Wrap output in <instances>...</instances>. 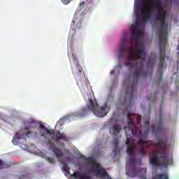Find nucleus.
<instances>
[{"label":"nucleus","instance_id":"nucleus-1","mask_svg":"<svg viewBox=\"0 0 179 179\" xmlns=\"http://www.w3.org/2000/svg\"><path fill=\"white\" fill-rule=\"evenodd\" d=\"M136 54V57H135ZM146 59V50L143 44L137 46L134 52V50H129V55L127 57V61L129 62L124 63V66H127L129 71H134L132 73L133 80L131 81L129 78H127L123 82V87H127L126 96L123 104L129 103V106L125 108L124 114L127 115V125L128 131H126V134H136L138 132V127L135 125V121L131 118L132 114L129 110H131V102L134 99V94L136 90V86H138V80L140 78H147V76H152L153 73V66H155V60L148 59L147 62L146 71L143 66V63Z\"/></svg>","mask_w":179,"mask_h":179},{"label":"nucleus","instance_id":"nucleus-2","mask_svg":"<svg viewBox=\"0 0 179 179\" xmlns=\"http://www.w3.org/2000/svg\"><path fill=\"white\" fill-rule=\"evenodd\" d=\"M150 5L148 7L143 6L141 8V19L143 22H148L152 16V13L155 15V20L159 22L158 30L159 50V66H164L166 59V44H167V30L169 25L166 24V15L163 13V3L162 0H148Z\"/></svg>","mask_w":179,"mask_h":179},{"label":"nucleus","instance_id":"nucleus-3","mask_svg":"<svg viewBox=\"0 0 179 179\" xmlns=\"http://www.w3.org/2000/svg\"><path fill=\"white\" fill-rule=\"evenodd\" d=\"M138 145L145 146V148H150V146H155L159 148L160 150L154 151V153L150 156V163L152 166H159L167 169L169 165L173 164V158H169L167 154H166V142L162 139H158V142L156 143L153 141H143L139 139Z\"/></svg>","mask_w":179,"mask_h":179},{"label":"nucleus","instance_id":"nucleus-4","mask_svg":"<svg viewBox=\"0 0 179 179\" xmlns=\"http://www.w3.org/2000/svg\"><path fill=\"white\" fill-rule=\"evenodd\" d=\"M92 111V113L96 117L99 118H103V117H106L107 113L110 111V108L107 105H104L103 106L99 107V104L97 103V101L90 99L89 103H87V108H83L81 109L79 115L80 117H83L86 115L88 111Z\"/></svg>","mask_w":179,"mask_h":179},{"label":"nucleus","instance_id":"nucleus-5","mask_svg":"<svg viewBox=\"0 0 179 179\" xmlns=\"http://www.w3.org/2000/svg\"><path fill=\"white\" fill-rule=\"evenodd\" d=\"M73 61L75 67L72 69L73 75L76 80L78 86H82L83 85V79L85 78V73H83V69L79 66V61L78 58L72 55L70 62Z\"/></svg>","mask_w":179,"mask_h":179},{"label":"nucleus","instance_id":"nucleus-6","mask_svg":"<svg viewBox=\"0 0 179 179\" xmlns=\"http://www.w3.org/2000/svg\"><path fill=\"white\" fill-rule=\"evenodd\" d=\"M39 128L40 129L43 130L41 131V136H45L47 134L48 135H52V139L57 143L59 142V141H66V136H65V134L60 133L59 131L55 134L54 129H48L43 124H40Z\"/></svg>","mask_w":179,"mask_h":179},{"label":"nucleus","instance_id":"nucleus-7","mask_svg":"<svg viewBox=\"0 0 179 179\" xmlns=\"http://www.w3.org/2000/svg\"><path fill=\"white\" fill-rule=\"evenodd\" d=\"M87 162L89 163V164H91L92 171H94L97 176H100V177H102V178L111 179V177L108 176V173L106 169L100 166V164L96 162V159H94L93 157L87 158Z\"/></svg>","mask_w":179,"mask_h":179},{"label":"nucleus","instance_id":"nucleus-8","mask_svg":"<svg viewBox=\"0 0 179 179\" xmlns=\"http://www.w3.org/2000/svg\"><path fill=\"white\" fill-rule=\"evenodd\" d=\"M134 14L136 16V24L131 26L132 34L134 37H141L142 36V31L139 29V26H141L139 10H135Z\"/></svg>","mask_w":179,"mask_h":179},{"label":"nucleus","instance_id":"nucleus-9","mask_svg":"<svg viewBox=\"0 0 179 179\" xmlns=\"http://www.w3.org/2000/svg\"><path fill=\"white\" fill-rule=\"evenodd\" d=\"M31 135V131H20L15 134V137L13 138V143L15 145H19L20 139H24L26 136H30Z\"/></svg>","mask_w":179,"mask_h":179},{"label":"nucleus","instance_id":"nucleus-10","mask_svg":"<svg viewBox=\"0 0 179 179\" xmlns=\"http://www.w3.org/2000/svg\"><path fill=\"white\" fill-rule=\"evenodd\" d=\"M127 36H124L122 40V43L119 49L117 58L121 59V58L125 57V52L127 51V48H128V46L127 45Z\"/></svg>","mask_w":179,"mask_h":179},{"label":"nucleus","instance_id":"nucleus-11","mask_svg":"<svg viewBox=\"0 0 179 179\" xmlns=\"http://www.w3.org/2000/svg\"><path fill=\"white\" fill-rule=\"evenodd\" d=\"M48 143L56 157L57 159H61V157L64 156V152H62L59 148L55 147L54 143L51 142V140H49Z\"/></svg>","mask_w":179,"mask_h":179},{"label":"nucleus","instance_id":"nucleus-12","mask_svg":"<svg viewBox=\"0 0 179 179\" xmlns=\"http://www.w3.org/2000/svg\"><path fill=\"white\" fill-rule=\"evenodd\" d=\"M71 178L73 179H92V176L83 173L82 172H74L72 175H71Z\"/></svg>","mask_w":179,"mask_h":179},{"label":"nucleus","instance_id":"nucleus-13","mask_svg":"<svg viewBox=\"0 0 179 179\" xmlns=\"http://www.w3.org/2000/svg\"><path fill=\"white\" fill-rule=\"evenodd\" d=\"M24 125H27L24 129L25 131H30L29 129H31V128H36L37 127V122L33 119H29V120L24 121Z\"/></svg>","mask_w":179,"mask_h":179},{"label":"nucleus","instance_id":"nucleus-14","mask_svg":"<svg viewBox=\"0 0 179 179\" xmlns=\"http://www.w3.org/2000/svg\"><path fill=\"white\" fill-rule=\"evenodd\" d=\"M121 124H115L113 125L112 127L110 128V134H113L115 136H117V135L119 134L120 132H121Z\"/></svg>","mask_w":179,"mask_h":179},{"label":"nucleus","instance_id":"nucleus-15","mask_svg":"<svg viewBox=\"0 0 179 179\" xmlns=\"http://www.w3.org/2000/svg\"><path fill=\"white\" fill-rule=\"evenodd\" d=\"M113 143L115 145V148L113 150V152L115 153V156H117L118 153H120V148H118V143H120V141L117 137L113 138Z\"/></svg>","mask_w":179,"mask_h":179},{"label":"nucleus","instance_id":"nucleus-16","mask_svg":"<svg viewBox=\"0 0 179 179\" xmlns=\"http://www.w3.org/2000/svg\"><path fill=\"white\" fill-rule=\"evenodd\" d=\"M152 179H169L167 173L156 174L152 176Z\"/></svg>","mask_w":179,"mask_h":179},{"label":"nucleus","instance_id":"nucleus-17","mask_svg":"<svg viewBox=\"0 0 179 179\" xmlns=\"http://www.w3.org/2000/svg\"><path fill=\"white\" fill-rule=\"evenodd\" d=\"M62 164H63V170L65 171L66 174H69V171H71V168L68 166V164L65 162H62Z\"/></svg>","mask_w":179,"mask_h":179},{"label":"nucleus","instance_id":"nucleus-18","mask_svg":"<svg viewBox=\"0 0 179 179\" xmlns=\"http://www.w3.org/2000/svg\"><path fill=\"white\" fill-rule=\"evenodd\" d=\"M9 167V164H6L3 161L0 159V170H2L3 169H8Z\"/></svg>","mask_w":179,"mask_h":179},{"label":"nucleus","instance_id":"nucleus-19","mask_svg":"<svg viewBox=\"0 0 179 179\" xmlns=\"http://www.w3.org/2000/svg\"><path fill=\"white\" fill-rule=\"evenodd\" d=\"M150 122H149L148 120H147L144 122L145 128V134H149V125H150Z\"/></svg>","mask_w":179,"mask_h":179},{"label":"nucleus","instance_id":"nucleus-20","mask_svg":"<svg viewBox=\"0 0 179 179\" xmlns=\"http://www.w3.org/2000/svg\"><path fill=\"white\" fill-rule=\"evenodd\" d=\"M139 155H141V156H146V150H145L143 148H141L139 149Z\"/></svg>","mask_w":179,"mask_h":179},{"label":"nucleus","instance_id":"nucleus-21","mask_svg":"<svg viewBox=\"0 0 179 179\" xmlns=\"http://www.w3.org/2000/svg\"><path fill=\"white\" fill-rule=\"evenodd\" d=\"M18 178H19V179H22V178H29V174H27V173L21 174V176H19Z\"/></svg>","mask_w":179,"mask_h":179},{"label":"nucleus","instance_id":"nucleus-22","mask_svg":"<svg viewBox=\"0 0 179 179\" xmlns=\"http://www.w3.org/2000/svg\"><path fill=\"white\" fill-rule=\"evenodd\" d=\"M47 160L48 162H49V163H52V164H54L55 163V159H54V158L48 157Z\"/></svg>","mask_w":179,"mask_h":179},{"label":"nucleus","instance_id":"nucleus-23","mask_svg":"<svg viewBox=\"0 0 179 179\" xmlns=\"http://www.w3.org/2000/svg\"><path fill=\"white\" fill-rule=\"evenodd\" d=\"M162 125H163V123H162V121H160L159 124L157 126V131H160L162 129Z\"/></svg>","mask_w":179,"mask_h":179},{"label":"nucleus","instance_id":"nucleus-24","mask_svg":"<svg viewBox=\"0 0 179 179\" xmlns=\"http://www.w3.org/2000/svg\"><path fill=\"white\" fill-rule=\"evenodd\" d=\"M62 2H63L64 5H68V3H69V0H62Z\"/></svg>","mask_w":179,"mask_h":179},{"label":"nucleus","instance_id":"nucleus-25","mask_svg":"<svg viewBox=\"0 0 179 179\" xmlns=\"http://www.w3.org/2000/svg\"><path fill=\"white\" fill-rule=\"evenodd\" d=\"M83 6H85V1L82 2L81 3H80V8H83Z\"/></svg>","mask_w":179,"mask_h":179},{"label":"nucleus","instance_id":"nucleus-26","mask_svg":"<svg viewBox=\"0 0 179 179\" xmlns=\"http://www.w3.org/2000/svg\"><path fill=\"white\" fill-rule=\"evenodd\" d=\"M136 8L137 9V10H139L140 9L139 4H136Z\"/></svg>","mask_w":179,"mask_h":179},{"label":"nucleus","instance_id":"nucleus-27","mask_svg":"<svg viewBox=\"0 0 179 179\" xmlns=\"http://www.w3.org/2000/svg\"><path fill=\"white\" fill-rule=\"evenodd\" d=\"M115 71H114V70H112L111 71H110V75H114V73H115Z\"/></svg>","mask_w":179,"mask_h":179},{"label":"nucleus","instance_id":"nucleus-28","mask_svg":"<svg viewBox=\"0 0 179 179\" xmlns=\"http://www.w3.org/2000/svg\"><path fill=\"white\" fill-rule=\"evenodd\" d=\"M72 32L73 33V29L70 30L69 36H71V33H72Z\"/></svg>","mask_w":179,"mask_h":179},{"label":"nucleus","instance_id":"nucleus-29","mask_svg":"<svg viewBox=\"0 0 179 179\" xmlns=\"http://www.w3.org/2000/svg\"><path fill=\"white\" fill-rule=\"evenodd\" d=\"M151 129H152V131H154L155 130V126L152 125Z\"/></svg>","mask_w":179,"mask_h":179},{"label":"nucleus","instance_id":"nucleus-30","mask_svg":"<svg viewBox=\"0 0 179 179\" xmlns=\"http://www.w3.org/2000/svg\"><path fill=\"white\" fill-rule=\"evenodd\" d=\"M141 179H146V176H143L141 178Z\"/></svg>","mask_w":179,"mask_h":179},{"label":"nucleus","instance_id":"nucleus-31","mask_svg":"<svg viewBox=\"0 0 179 179\" xmlns=\"http://www.w3.org/2000/svg\"><path fill=\"white\" fill-rule=\"evenodd\" d=\"M141 122V117H138V122Z\"/></svg>","mask_w":179,"mask_h":179},{"label":"nucleus","instance_id":"nucleus-32","mask_svg":"<svg viewBox=\"0 0 179 179\" xmlns=\"http://www.w3.org/2000/svg\"><path fill=\"white\" fill-rule=\"evenodd\" d=\"M121 66H122V64H119V67H121Z\"/></svg>","mask_w":179,"mask_h":179},{"label":"nucleus","instance_id":"nucleus-33","mask_svg":"<svg viewBox=\"0 0 179 179\" xmlns=\"http://www.w3.org/2000/svg\"><path fill=\"white\" fill-rule=\"evenodd\" d=\"M134 42V38H131V43Z\"/></svg>","mask_w":179,"mask_h":179},{"label":"nucleus","instance_id":"nucleus-34","mask_svg":"<svg viewBox=\"0 0 179 179\" xmlns=\"http://www.w3.org/2000/svg\"><path fill=\"white\" fill-rule=\"evenodd\" d=\"M143 1H145V0H143Z\"/></svg>","mask_w":179,"mask_h":179}]
</instances>
